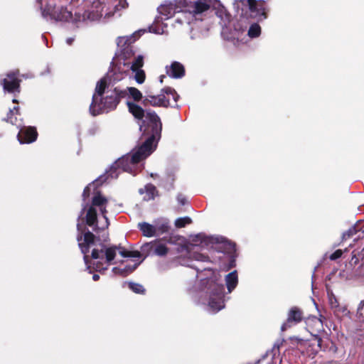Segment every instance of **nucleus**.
I'll return each mask as SVG.
<instances>
[{
    "label": "nucleus",
    "instance_id": "nucleus-21",
    "mask_svg": "<svg viewBox=\"0 0 364 364\" xmlns=\"http://www.w3.org/2000/svg\"><path fill=\"white\" fill-rule=\"evenodd\" d=\"M139 229L143 232L144 235L146 237H152L156 235L155 225H151L147 223L139 224Z\"/></svg>",
    "mask_w": 364,
    "mask_h": 364
},
{
    "label": "nucleus",
    "instance_id": "nucleus-37",
    "mask_svg": "<svg viewBox=\"0 0 364 364\" xmlns=\"http://www.w3.org/2000/svg\"><path fill=\"white\" fill-rule=\"evenodd\" d=\"M143 126H140V130L142 131Z\"/></svg>",
    "mask_w": 364,
    "mask_h": 364
},
{
    "label": "nucleus",
    "instance_id": "nucleus-29",
    "mask_svg": "<svg viewBox=\"0 0 364 364\" xmlns=\"http://www.w3.org/2000/svg\"><path fill=\"white\" fill-rule=\"evenodd\" d=\"M193 257L194 259L196 261H200V262H210V261L209 257L207 255H205L203 253L195 252L193 254Z\"/></svg>",
    "mask_w": 364,
    "mask_h": 364
},
{
    "label": "nucleus",
    "instance_id": "nucleus-22",
    "mask_svg": "<svg viewBox=\"0 0 364 364\" xmlns=\"http://www.w3.org/2000/svg\"><path fill=\"white\" fill-rule=\"evenodd\" d=\"M122 91H126L127 95H129L134 101H139L142 99V93L136 87H129L126 90H122Z\"/></svg>",
    "mask_w": 364,
    "mask_h": 364
},
{
    "label": "nucleus",
    "instance_id": "nucleus-13",
    "mask_svg": "<svg viewBox=\"0 0 364 364\" xmlns=\"http://www.w3.org/2000/svg\"><path fill=\"white\" fill-rule=\"evenodd\" d=\"M127 73L126 70L122 67L121 63L119 66H114L112 70L108 72L107 76L100 80L96 85L95 90L99 94H103L106 87H109L110 84H114L122 80Z\"/></svg>",
    "mask_w": 364,
    "mask_h": 364
},
{
    "label": "nucleus",
    "instance_id": "nucleus-17",
    "mask_svg": "<svg viewBox=\"0 0 364 364\" xmlns=\"http://www.w3.org/2000/svg\"><path fill=\"white\" fill-rule=\"evenodd\" d=\"M141 252H146L153 250L155 255L159 256H164L168 252V248L162 243H146L141 247Z\"/></svg>",
    "mask_w": 364,
    "mask_h": 364
},
{
    "label": "nucleus",
    "instance_id": "nucleus-8",
    "mask_svg": "<svg viewBox=\"0 0 364 364\" xmlns=\"http://www.w3.org/2000/svg\"><path fill=\"white\" fill-rule=\"evenodd\" d=\"M102 95H99L96 91L93 95L90 111L94 116L114 109L119 102V100L127 96V92L122 91L118 87H114L112 91L106 92L105 97L102 98Z\"/></svg>",
    "mask_w": 364,
    "mask_h": 364
},
{
    "label": "nucleus",
    "instance_id": "nucleus-6",
    "mask_svg": "<svg viewBox=\"0 0 364 364\" xmlns=\"http://www.w3.org/2000/svg\"><path fill=\"white\" fill-rule=\"evenodd\" d=\"M144 33L145 30H139L130 36H119L117 39V45L121 50L120 60L122 62L119 63L127 72L132 71L138 84H142L146 78L145 73L142 70L144 57L143 55L136 54L131 44Z\"/></svg>",
    "mask_w": 364,
    "mask_h": 364
},
{
    "label": "nucleus",
    "instance_id": "nucleus-32",
    "mask_svg": "<svg viewBox=\"0 0 364 364\" xmlns=\"http://www.w3.org/2000/svg\"><path fill=\"white\" fill-rule=\"evenodd\" d=\"M177 200L178 202L181 204V205H185L186 203V198L181 195V194H179L178 196H177Z\"/></svg>",
    "mask_w": 364,
    "mask_h": 364
},
{
    "label": "nucleus",
    "instance_id": "nucleus-11",
    "mask_svg": "<svg viewBox=\"0 0 364 364\" xmlns=\"http://www.w3.org/2000/svg\"><path fill=\"white\" fill-rule=\"evenodd\" d=\"M179 96L176 91L171 87H166L161 90L159 95H147L143 100L145 106H174Z\"/></svg>",
    "mask_w": 364,
    "mask_h": 364
},
{
    "label": "nucleus",
    "instance_id": "nucleus-2",
    "mask_svg": "<svg viewBox=\"0 0 364 364\" xmlns=\"http://www.w3.org/2000/svg\"><path fill=\"white\" fill-rule=\"evenodd\" d=\"M129 112L138 119L144 117V126L146 128L144 133L148 136L141 146L134 149L129 154L123 156L117 160L107 172V177L117 178L121 171H127L132 174L141 167V161L148 157L156 149L157 142L161 136V123L159 117L154 112L147 111L144 113V109L138 105L127 102Z\"/></svg>",
    "mask_w": 364,
    "mask_h": 364
},
{
    "label": "nucleus",
    "instance_id": "nucleus-18",
    "mask_svg": "<svg viewBox=\"0 0 364 364\" xmlns=\"http://www.w3.org/2000/svg\"><path fill=\"white\" fill-rule=\"evenodd\" d=\"M183 66L178 63L173 62L169 67H166V73L171 77L180 78L184 75Z\"/></svg>",
    "mask_w": 364,
    "mask_h": 364
},
{
    "label": "nucleus",
    "instance_id": "nucleus-33",
    "mask_svg": "<svg viewBox=\"0 0 364 364\" xmlns=\"http://www.w3.org/2000/svg\"><path fill=\"white\" fill-rule=\"evenodd\" d=\"M99 278H100V276L98 274H95L92 276V279L94 281H97L99 279Z\"/></svg>",
    "mask_w": 364,
    "mask_h": 364
},
{
    "label": "nucleus",
    "instance_id": "nucleus-9",
    "mask_svg": "<svg viewBox=\"0 0 364 364\" xmlns=\"http://www.w3.org/2000/svg\"><path fill=\"white\" fill-rule=\"evenodd\" d=\"M233 6L235 11L242 18L249 17L263 20L267 18V9L262 0H235Z\"/></svg>",
    "mask_w": 364,
    "mask_h": 364
},
{
    "label": "nucleus",
    "instance_id": "nucleus-31",
    "mask_svg": "<svg viewBox=\"0 0 364 364\" xmlns=\"http://www.w3.org/2000/svg\"><path fill=\"white\" fill-rule=\"evenodd\" d=\"M196 238L200 240L201 244L205 243V245L208 243V242L211 240L210 238L202 236L200 235H197Z\"/></svg>",
    "mask_w": 364,
    "mask_h": 364
},
{
    "label": "nucleus",
    "instance_id": "nucleus-7",
    "mask_svg": "<svg viewBox=\"0 0 364 364\" xmlns=\"http://www.w3.org/2000/svg\"><path fill=\"white\" fill-rule=\"evenodd\" d=\"M205 287L201 293V303L207 306V310L216 313L225 307L224 287L218 279H208L203 282Z\"/></svg>",
    "mask_w": 364,
    "mask_h": 364
},
{
    "label": "nucleus",
    "instance_id": "nucleus-27",
    "mask_svg": "<svg viewBox=\"0 0 364 364\" xmlns=\"http://www.w3.org/2000/svg\"><path fill=\"white\" fill-rule=\"evenodd\" d=\"M128 285L129 289H132L135 293L143 294L145 291L144 287L139 284L130 282L129 283Z\"/></svg>",
    "mask_w": 364,
    "mask_h": 364
},
{
    "label": "nucleus",
    "instance_id": "nucleus-5",
    "mask_svg": "<svg viewBox=\"0 0 364 364\" xmlns=\"http://www.w3.org/2000/svg\"><path fill=\"white\" fill-rule=\"evenodd\" d=\"M186 11L178 15L177 22L185 20L188 23L203 21L208 11L212 7L216 16L221 20V24L226 26L230 21L231 16L219 0H179Z\"/></svg>",
    "mask_w": 364,
    "mask_h": 364
},
{
    "label": "nucleus",
    "instance_id": "nucleus-10",
    "mask_svg": "<svg viewBox=\"0 0 364 364\" xmlns=\"http://www.w3.org/2000/svg\"><path fill=\"white\" fill-rule=\"evenodd\" d=\"M18 107H14L9 110L6 119L7 122L20 128L17 136L18 141L21 144H29L35 141L38 135L36 128L33 127H21V123L18 122Z\"/></svg>",
    "mask_w": 364,
    "mask_h": 364
},
{
    "label": "nucleus",
    "instance_id": "nucleus-34",
    "mask_svg": "<svg viewBox=\"0 0 364 364\" xmlns=\"http://www.w3.org/2000/svg\"><path fill=\"white\" fill-rule=\"evenodd\" d=\"M73 40L74 39L73 38H67L66 42L68 45H70L73 43Z\"/></svg>",
    "mask_w": 364,
    "mask_h": 364
},
{
    "label": "nucleus",
    "instance_id": "nucleus-3",
    "mask_svg": "<svg viewBox=\"0 0 364 364\" xmlns=\"http://www.w3.org/2000/svg\"><path fill=\"white\" fill-rule=\"evenodd\" d=\"M127 6L126 0H83L73 14L66 7L50 4L43 9L42 15L50 20L69 22L76 28H81L102 17L108 19Z\"/></svg>",
    "mask_w": 364,
    "mask_h": 364
},
{
    "label": "nucleus",
    "instance_id": "nucleus-20",
    "mask_svg": "<svg viewBox=\"0 0 364 364\" xmlns=\"http://www.w3.org/2000/svg\"><path fill=\"white\" fill-rule=\"evenodd\" d=\"M159 16H157L154 23L149 27V31L156 34H164L166 33V26L162 22Z\"/></svg>",
    "mask_w": 364,
    "mask_h": 364
},
{
    "label": "nucleus",
    "instance_id": "nucleus-15",
    "mask_svg": "<svg viewBox=\"0 0 364 364\" xmlns=\"http://www.w3.org/2000/svg\"><path fill=\"white\" fill-rule=\"evenodd\" d=\"M1 85L4 90L9 92H19V80L14 73L7 74L2 80Z\"/></svg>",
    "mask_w": 364,
    "mask_h": 364
},
{
    "label": "nucleus",
    "instance_id": "nucleus-1",
    "mask_svg": "<svg viewBox=\"0 0 364 364\" xmlns=\"http://www.w3.org/2000/svg\"><path fill=\"white\" fill-rule=\"evenodd\" d=\"M78 245L84 255V260L86 264L88 263V256L86 255L90 247L94 268L97 271L105 270L111 264H119L118 267L112 268L114 274L125 277L132 273L141 263L135 259L141 255L139 251H128L117 246L106 247L104 245H96L94 235L87 231L86 228L80 223L77 225Z\"/></svg>",
    "mask_w": 364,
    "mask_h": 364
},
{
    "label": "nucleus",
    "instance_id": "nucleus-35",
    "mask_svg": "<svg viewBox=\"0 0 364 364\" xmlns=\"http://www.w3.org/2000/svg\"><path fill=\"white\" fill-rule=\"evenodd\" d=\"M139 192H140V193H144V192H143V189H140V190H139Z\"/></svg>",
    "mask_w": 364,
    "mask_h": 364
},
{
    "label": "nucleus",
    "instance_id": "nucleus-25",
    "mask_svg": "<svg viewBox=\"0 0 364 364\" xmlns=\"http://www.w3.org/2000/svg\"><path fill=\"white\" fill-rule=\"evenodd\" d=\"M261 34V27L257 23H253L249 28L247 35L250 38L259 37Z\"/></svg>",
    "mask_w": 364,
    "mask_h": 364
},
{
    "label": "nucleus",
    "instance_id": "nucleus-30",
    "mask_svg": "<svg viewBox=\"0 0 364 364\" xmlns=\"http://www.w3.org/2000/svg\"><path fill=\"white\" fill-rule=\"evenodd\" d=\"M343 251L341 250H337L333 254H331L329 257L330 259L335 260L338 258H340L343 255Z\"/></svg>",
    "mask_w": 364,
    "mask_h": 364
},
{
    "label": "nucleus",
    "instance_id": "nucleus-19",
    "mask_svg": "<svg viewBox=\"0 0 364 364\" xmlns=\"http://www.w3.org/2000/svg\"><path fill=\"white\" fill-rule=\"evenodd\" d=\"M238 283V277L237 273L236 271H233L225 277V284L227 286V289L228 293L232 292V291L237 287Z\"/></svg>",
    "mask_w": 364,
    "mask_h": 364
},
{
    "label": "nucleus",
    "instance_id": "nucleus-26",
    "mask_svg": "<svg viewBox=\"0 0 364 364\" xmlns=\"http://www.w3.org/2000/svg\"><path fill=\"white\" fill-rule=\"evenodd\" d=\"M144 190L147 193V200L154 198L155 193L156 192V187L152 184H147Z\"/></svg>",
    "mask_w": 364,
    "mask_h": 364
},
{
    "label": "nucleus",
    "instance_id": "nucleus-23",
    "mask_svg": "<svg viewBox=\"0 0 364 364\" xmlns=\"http://www.w3.org/2000/svg\"><path fill=\"white\" fill-rule=\"evenodd\" d=\"M155 230L156 235L164 233L168 231V223L166 220H160L154 223Z\"/></svg>",
    "mask_w": 364,
    "mask_h": 364
},
{
    "label": "nucleus",
    "instance_id": "nucleus-36",
    "mask_svg": "<svg viewBox=\"0 0 364 364\" xmlns=\"http://www.w3.org/2000/svg\"><path fill=\"white\" fill-rule=\"evenodd\" d=\"M13 102H17L16 100L14 99Z\"/></svg>",
    "mask_w": 364,
    "mask_h": 364
},
{
    "label": "nucleus",
    "instance_id": "nucleus-4",
    "mask_svg": "<svg viewBox=\"0 0 364 364\" xmlns=\"http://www.w3.org/2000/svg\"><path fill=\"white\" fill-rule=\"evenodd\" d=\"M101 182V178L97 179L84 189L82 193L84 200L89 197L92 191L94 196L91 204L83 207L79 215V218L85 220L86 224L92 227L94 230H105L109 226L108 218L106 216L109 200L100 193L95 192L97 186Z\"/></svg>",
    "mask_w": 364,
    "mask_h": 364
},
{
    "label": "nucleus",
    "instance_id": "nucleus-16",
    "mask_svg": "<svg viewBox=\"0 0 364 364\" xmlns=\"http://www.w3.org/2000/svg\"><path fill=\"white\" fill-rule=\"evenodd\" d=\"M303 318L302 311L297 307L294 306L291 308L288 313L287 323H284L282 326V330L284 331L291 323H297Z\"/></svg>",
    "mask_w": 364,
    "mask_h": 364
},
{
    "label": "nucleus",
    "instance_id": "nucleus-12",
    "mask_svg": "<svg viewBox=\"0 0 364 364\" xmlns=\"http://www.w3.org/2000/svg\"><path fill=\"white\" fill-rule=\"evenodd\" d=\"M355 235H357V237L354 238V241H358L361 250L359 251L358 249L353 250L350 262L351 266L356 265L360 259H364V222H360L350 228L346 232L343 233V239L346 240Z\"/></svg>",
    "mask_w": 364,
    "mask_h": 364
},
{
    "label": "nucleus",
    "instance_id": "nucleus-28",
    "mask_svg": "<svg viewBox=\"0 0 364 364\" xmlns=\"http://www.w3.org/2000/svg\"><path fill=\"white\" fill-rule=\"evenodd\" d=\"M191 223V219L188 217L180 218L176 220L175 225L177 228H183L187 224H190Z\"/></svg>",
    "mask_w": 364,
    "mask_h": 364
},
{
    "label": "nucleus",
    "instance_id": "nucleus-24",
    "mask_svg": "<svg viewBox=\"0 0 364 364\" xmlns=\"http://www.w3.org/2000/svg\"><path fill=\"white\" fill-rule=\"evenodd\" d=\"M328 300L330 306L332 309H334L336 311H342L343 313H346L347 311V309L346 307H341L338 305V302L337 301V299L335 297V296L332 294H328Z\"/></svg>",
    "mask_w": 364,
    "mask_h": 364
},
{
    "label": "nucleus",
    "instance_id": "nucleus-14",
    "mask_svg": "<svg viewBox=\"0 0 364 364\" xmlns=\"http://www.w3.org/2000/svg\"><path fill=\"white\" fill-rule=\"evenodd\" d=\"M177 3L180 5L181 8H183V10L177 11L178 6H176V4L174 3H165L164 4H161L158 8V12L159 14V16L161 18V20H166L171 18L175 14H177V16L175 18V27H177L176 24H178V26L183 25L184 23L190 25L191 23H188L187 22L185 21V20H183L181 23L177 22L176 20L177 18L178 17V15L186 11L185 6L179 2V0H177Z\"/></svg>",
    "mask_w": 364,
    "mask_h": 364
}]
</instances>
